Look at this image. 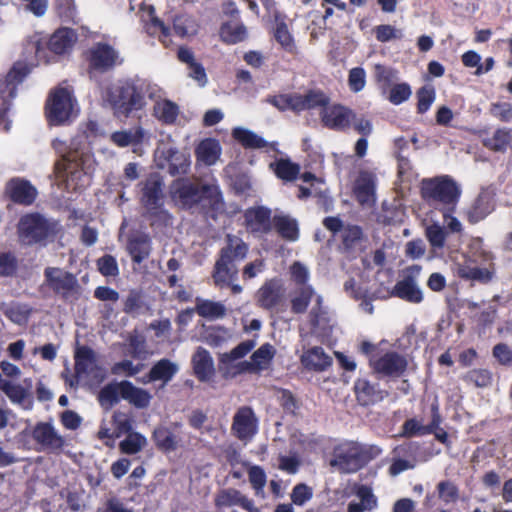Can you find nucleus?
<instances>
[{
  "label": "nucleus",
  "instance_id": "nucleus-53",
  "mask_svg": "<svg viewBox=\"0 0 512 512\" xmlns=\"http://www.w3.org/2000/svg\"><path fill=\"white\" fill-rule=\"evenodd\" d=\"M438 497L444 503H454L459 498L458 487L450 480L441 481L437 484Z\"/></svg>",
  "mask_w": 512,
  "mask_h": 512
},
{
  "label": "nucleus",
  "instance_id": "nucleus-59",
  "mask_svg": "<svg viewBox=\"0 0 512 512\" xmlns=\"http://www.w3.org/2000/svg\"><path fill=\"white\" fill-rule=\"evenodd\" d=\"M466 380L477 387H487L492 382L491 372L487 369H474L467 373Z\"/></svg>",
  "mask_w": 512,
  "mask_h": 512
},
{
  "label": "nucleus",
  "instance_id": "nucleus-8",
  "mask_svg": "<svg viewBox=\"0 0 512 512\" xmlns=\"http://www.w3.org/2000/svg\"><path fill=\"white\" fill-rule=\"evenodd\" d=\"M74 104L70 91L57 88L49 96L46 105L47 118L53 125L63 124L73 114Z\"/></svg>",
  "mask_w": 512,
  "mask_h": 512
},
{
  "label": "nucleus",
  "instance_id": "nucleus-6",
  "mask_svg": "<svg viewBox=\"0 0 512 512\" xmlns=\"http://www.w3.org/2000/svg\"><path fill=\"white\" fill-rule=\"evenodd\" d=\"M53 147L61 153V159L55 164V171L58 178L66 181L68 187L76 189L78 181L86 174L84 170V155L78 150H69L64 152V142L60 140L53 141Z\"/></svg>",
  "mask_w": 512,
  "mask_h": 512
},
{
  "label": "nucleus",
  "instance_id": "nucleus-39",
  "mask_svg": "<svg viewBox=\"0 0 512 512\" xmlns=\"http://www.w3.org/2000/svg\"><path fill=\"white\" fill-rule=\"evenodd\" d=\"M0 390L9 398L14 404H23L28 396V391L21 384L12 380L4 378L0 374Z\"/></svg>",
  "mask_w": 512,
  "mask_h": 512
},
{
  "label": "nucleus",
  "instance_id": "nucleus-64",
  "mask_svg": "<svg viewBox=\"0 0 512 512\" xmlns=\"http://www.w3.org/2000/svg\"><path fill=\"white\" fill-rule=\"evenodd\" d=\"M376 39L380 42H388L393 39H401L403 32L391 25H379L375 28Z\"/></svg>",
  "mask_w": 512,
  "mask_h": 512
},
{
  "label": "nucleus",
  "instance_id": "nucleus-34",
  "mask_svg": "<svg viewBox=\"0 0 512 512\" xmlns=\"http://www.w3.org/2000/svg\"><path fill=\"white\" fill-rule=\"evenodd\" d=\"M122 398L137 408H146L150 404L151 395L144 389L134 386L129 381H122Z\"/></svg>",
  "mask_w": 512,
  "mask_h": 512
},
{
  "label": "nucleus",
  "instance_id": "nucleus-52",
  "mask_svg": "<svg viewBox=\"0 0 512 512\" xmlns=\"http://www.w3.org/2000/svg\"><path fill=\"white\" fill-rule=\"evenodd\" d=\"M196 311L204 318L216 319L223 317L226 309L224 305L219 302L203 301L197 305Z\"/></svg>",
  "mask_w": 512,
  "mask_h": 512
},
{
  "label": "nucleus",
  "instance_id": "nucleus-60",
  "mask_svg": "<svg viewBox=\"0 0 512 512\" xmlns=\"http://www.w3.org/2000/svg\"><path fill=\"white\" fill-rule=\"evenodd\" d=\"M419 113L426 112L435 100V90L432 86H424L417 92Z\"/></svg>",
  "mask_w": 512,
  "mask_h": 512
},
{
  "label": "nucleus",
  "instance_id": "nucleus-13",
  "mask_svg": "<svg viewBox=\"0 0 512 512\" xmlns=\"http://www.w3.org/2000/svg\"><path fill=\"white\" fill-rule=\"evenodd\" d=\"M355 119V113L340 104L327 105L321 112V121L329 129L336 131L347 130Z\"/></svg>",
  "mask_w": 512,
  "mask_h": 512
},
{
  "label": "nucleus",
  "instance_id": "nucleus-12",
  "mask_svg": "<svg viewBox=\"0 0 512 512\" xmlns=\"http://www.w3.org/2000/svg\"><path fill=\"white\" fill-rule=\"evenodd\" d=\"M33 440L41 446L42 451L60 452L65 444V438L48 422H39L32 430Z\"/></svg>",
  "mask_w": 512,
  "mask_h": 512
},
{
  "label": "nucleus",
  "instance_id": "nucleus-11",
  "mask_svg": "<svg viewBox=\"0 0 512 512\" xmlns=\"http://www.w3.org/2000/svg\"><path fill=\"white\" fill-rule=\"evenodd\" d=\"M74 358L77 377L85 375L91 377L97 383L105 379L106 372L99 365L97 355L93 349L88 346L77 347Z\"/></svg>",
  "mask_w": 512,
  "mask_h": 512
},
{
  "label": "nucleus",
  "instance_id": "nucleus-31",
  "mask_svg": "<svg viewBox=\"0 0 512 512\" xmlns=\"http://www.w3.org/2000/svg\"><path fill=\"white\" fill-rule=\"evenodd\" d=\"M272 228L286 241L294 242L299 238L298 222L290 215H274L272 218Z\"/></svg>",
  "mask_w": 512,
  "mask_h": 512
},
{
  "label": "nucleus",
  "instance_id": "nucleus-57",
  "mask_svg": "<svg viewBox=\"0 0 512 512\" xmlns=\"http://www.w3.org/2000/svg\"><path fill=\"white\" fill-rule=\"evenodd\" d=\"M99 272L106 277H115L119 274L118 263L114 256L106 254L97 260Z\"/></svg>",
  "mask_w": 512,
  "mask_h": 512
},
{
  "label": "nucleus",
  "instance_id": "nucleus-43",
  "mask_svg": "<svg viewBox=\"0 0 512 512\" xmlns=\"http://www.w3.org/2000/svg\"><path fill=\"white\" fill-rule=\"evenodd\" d=\"M156 446L166 452L175 451L179 444V438L167 427H158L153 432Z\"/></svg>",
  "mask_w": 512,
  "mask_h": 512
},
{
  "label": "nucleus",
  "instance_id": "nucleus-15",
  "mask_svg": "<svg viewBox=\"0 0 512 512\" xmlns=\"http://www.w3.org/2000/svg\"><path fill=\"white\" fill-rule=\"evenodd\" d=\"M285 299V288L280 279L267 280L257 291V304L267 310L273 309Z\"/></svg>",
  "mask_w": 512,
  "mask_h": 512
},
{
  "label": "nucleus",
  "instance_id": "nucleus-33",
  "mask_svg": "<svg viewBox=\"0 0 512 512\" xmlns=\"http://www.w3.org/2000/svg\"><path fill=\"white\" fill-rule=\"evenodd\" d=\"M316 292L312 286L296 287L290 292L291 312L294 314H303L307 311L309 304L316 297Z\"/></svg>",
  "mask_w": 512,
  "mask_h": 512
},
{
  "label": "nucleus",
  "instance_id": "nucleus-4",
  "mask_svg": "<svg viewBox=\"0 0 512 512\" xmlns=\"http://www.w3.org/2000/svg\"><path fill=\"white\" fill-rule=\"evenodd\" d=\"M102 101L117 117H128L133 110H140L146 104L142 90L128 83L106 86L102 91Z\"/></svg>",
  "mask_w": 512,
  "mask_h": 512
},
{
  "label": "nucleus",
  "instance_id": "nucleus-9",
  "mask_svg": "<svg viewBox=\"0 0 512 512\" xmlns=\"http://www.w3.org/2000/svg\"><path fill=\"white\" fill-rule=\"evenodd\" d=\"M364 463V456L359 445L353 442L338 446L330 461V465L336 467L341 473H354L362 468Z\"/></svg>",
  "mask_w": 512,
  "mask_h": 512
},
{
  "label": "nucleus",
  "instance_id": "nucleus-49",
  "mask_svg": "<svg viewBox=\"0 0 512 512\" xmlns=\"http://www.w3.org/2000/svg\"><path fill=\"white\" fill-rule=\"evenodd\" d=\"M364 239L360 226L348 225L342 230V243L347 250L355 249Z\"/></svg>",
  "mask_w": 512,
  "mask_h": 512
},
{
  "label": "nucleus",
  "instance_id": "nucleus-17",
  "mask_svg": "<svg viewBox=\"0 0 512 512\" xmlns=\"http://www.w3.org/2000/svg\"><path fill=\"white\" fill-rule=\"evenodd\" d=\"M247 230L256 235L267 234L272 229L271 210L264 206L249 208L244 213Z\"/></svg>",
  "mask_w": 512,
  "mask_h": 512
},
{
  "label": "nucleus",
  "instance_id": "nucleus-25",
  "mask_svg": "<svg viewBox=\"0 0 512 512\" xmlns=\"http://www.w3.org/2000/svg\"><path fill=\"white\" fill-rule=\"evenodd\" d=\"M161 156L168 162V171L171 175L186 174L190 167L189 155L179 151L171 145L159 148Z\"/></svg>",
  "mask_w": 512,
  "mask_h": 512
},
{
  "label": "nucleus",
  "instance_id": "nucleus-46",
  "mask_svg": "<svg viewBox=\"0 0 512 512\" xmlns=\"http://www.w3.org/2000/svg\"><path fill=\"white\" fill-rule=\"evenodd\" d=\"M145 217L152 226L162 227L172 224V215L164 208V204L154 205L145 208Z\"/></svg>",
  "mask_w": 512,
  "mask_h": 512
},
{
  "label": "nucleus",
  "instance_id": "nucleus-16",
  "mask_svg": "<svg viewBox=\"0 0 512 512\" xmlns=\"http://www.w3.org/2000/svg\"><path fill=\"white\" fill-rule=\"evenodd\" d=\"M231 429L239 440H250L257 432V418L253 410L248 406L240 407L233 417Z\"/></svg>",
  "mask_w": 512,
  "mask_h": 512
},
{
  "label": "nucleus",
  "instance_id": "nucleus-29",
  "mask_svg": "<svg viewBox=\"0 0 512 512\" xmlns=\"http://www.w3.org/2000/svg\"><path fill=\"white\" fill-rule=\"evenodd\" d=\"M215 505L219 508L238 505L249 512L257 511L252 500L232 488L221 490L215 497Z\"/></svg>",
  "mask_w": 512,
  "mask_h": 512
},
{
  "label": "nucleus",
  "instance_id": "nucleus-45",
  "mask_svg": "<svg viewBox=\"0 0 512 512\" xmlns=\"http://www.w3.org/2000/svg\"><path fill=\"white\" fill-rule=\"evenodd\" d=\"M143 136V129L141 127H136L112 133L111 141L119 147H127L140 143Z\"/></svg>",
  "mask_w": 512,
  "mask_h": 512
},
{
  "label": "nucleus",
  "instance_id": "nucleus-47",
  "mask_svg": "<svg viewBox=\"0 0 512 512\" xmlns=\"http://www.w3.org/2000/svg\"><path fill=\"white\" fill-rule=\"evenodd\" d=\"M273 166H275V174L284 181H293L300 173V166L289 159H280L271 164V167Z\"/></svg>",
  "mask_w": 512,
  "mask_h": 512
},
{
  "label": "nucleus",
  "instance_id": "nucleus-51",
  "mask_svg": "<svg viewBox=\"0 0 512 512\" xmlns=\"http://www.w3.org/2000/svg\"><path fill=\"white\" fill-rule=\"evenodd\" d=\"M173 30L180 37L191 36L197 32V24L190 16L179 15L173 20Z\"/></svg>",
  "mask_w": 512,
  "mask_h": 512
},
{
  "label": "nucleus",
  "instance_id": "nucleus-50",
  "mask_svg": "<svg viewBox=\"0 0 512 512\" xmlns=\"http://www.w3.org/2000/svg\"><path fill=\"white\" fill-rule=\"evenodd\" d=\"M147 444L146 438L139 433L131 432L120 443V449L125 454H136L140 452Z\"/></svg>",
  "mask_w": 512,
  "mask_h": 512
},
{
  "label": "nucleus",
  "instance_id": "nucleus-32",
  "mask_svg": "<svg viewBox=\"0 0 512 512\" xmlns=\"http://www.w3.org/2000/svg\"><path fill=\"white\" fill-rule=\"evenodd\" d=\"M179 114L178 104L169 99L159 98L154 103L153 116L165 125L175 124Z\"/></svg>",
  "mask_w": 512,
  "mask_h": 512
},
{
  "label": "nucleus",
  "instance_id": "nucleus-21",
  "mask_svg": "<svg viewBox=\"0 0 512 512\" xmlns=\"http://www.w3.org/2000/svg\"><path fill=\"white\" fill-rule=\"evenodd\" d=\"M6 193L9 198L24 206L31 205L37 197V189L27 180L13 178L6 185Z\"/></svg>",
  "mask_w": 512,
  "mask_h": 512
},
{
  "label": "nucleus",
  "instance_id": "nucleus-40",
  "mask_svg": "<svg viewBox=\"0 0 512 512\" xmlns=\"http://www.w3.org/2000/svg\"><path fill=\"white\" fill-rule=\"evenodd\" d=\"M255 346V342L252 340H247L241 342L235 348H233L229 353H225L221 356L220 363L225 365V373H232L230 368L235 369L236 365H233V362L243 358L247 355Z\"/></svg>",
  "mask_w": 512,
  "mask_h": 512
},
{
  "label": "nucleus",
  "instance_id": "nucleus-36",
  "mask_svg": "<svg viewBox=\"0 0 512 512\" xmlns=\"http://www.w3.org/2000/svg\"><path fill=\"white\" fill-rule=\"evenodd\" d=\"M356 496L359 502H350L348 504V512H367L372 511L377 506V498L372 493L371 488L361 485L357 491Z\"/></svg>",
  "mask_w": 512,
  "mask_h": 512
},
{
  "label": "nucleus",
  "instance_id": "nucleus-19",
  "mask_svg": "<svg viewBox=\"0 0 512 512\" xmlns=\"http://www.w3.org/2000/svg\"><path fill=\"white\" fill-rule=\"evenodd\" d=\"M375 372L392 377L401 376L407 368V360L396 352H387L378 359H370Z\"/></svg>",
  "mask_w": 512,
  "mask_h": 512
},
{
  "label": "nucleus",
  "instance_id": "nucleus-24",
  "mask_svg": "<svg viewBox=\"0 0 512 512\" xmlns=\"http://www.w3.org/2000/svg\"><path fill=\"white\" fill-rule=\"evenodd\" d=\"M163 180L157 173L149 175L142 187L141 203L144 208L163 203Z\"/></svg>",
  "mask_w": 512,
  "mask_h": 512
},
{
  "label": "nucleus",
  "instance_id": "nucleus-2",
  "mask_svg": "<svg viewBox=\"0 0 512 512\" xmlns=\"http://www.w3.org/2000/svg\"><path fill=\"white\" fill-rule=\"evenodd\" d=\"M422 199L430 206L439 209L446 218L453 213L459 202L460 186L449 176L425 178L420 183Z\"/></svg>",
  "mask_w": 512,
  "mask_h": 512
},
{
  "label": "nucleus",
  "instance_id": "nucleus-7",
  "mask_svg": "<svg viewBox=\"0 0 512 512\" xmlns=\"http://www.w3.org/2000/svg\"><path fill=\"white\" fill-rule=\"evenodd\" d=\"M88 74L93 78L112 70L119 61V53L111 45L98 42L87 51Z\"/></svg>",
  "mask_w": 512,
  "mask_h": 512
},
{
  "label": "nucleus",
  "instance_id": "nucleus-38",
  "mask_svg": "<svg viewBox=\"0 0 512 512\" xmlns=\"http://www.w3.org/2000/svg\"><path fill=\"white\" fill-rule=\"evenodd\" d=\"M122 381L105 385L98 394V402L105 410H110L122 397Z\"/></svg>",
  "mask_w": 512,
  "mask_h": 512
},
{
  "label": "nucleus",
  "instance_id": "nucleus-55",
  "mask_svg": "<svg viewBox=\"0 0 512 512\" xmlns=\"http://www.w3.org/2000/svg\"><path fill=\"white\" fill-rule=\"evenodd\" d=\"M303 101L305 110L315 109L317 107H323L324 109L329 104V97L320 90H309L303 95Z\"/></svg>",
  "mask_w": 512,
  "mask_h": 512
},
{
  "label": "nucleus",
  "instance_id": "nucleus-56",
  "mask_svg": "<svg viewBox=\"0 0 512 512\" xmlns=\"http://www.w3.org/2000/svg\"><path fill=\"white\" fill-rule=\"evenodd\" d=\"M314 302L315 303L309 312L308 318L310 325L313 328H316L322 321L326 320L327 311L323 305L324 300L322 295H316Z\"/></svg>",
  "mask_w": 512,
  "mask_h": 512
},
{
  "label": "nucleus",
  "instance_id": "nucleus-41",
  "mask_svg": "<svg viewBox=\"0 0 512 512\" xmlns=\"http://www.w3.org/2000/svg\"><path fill=\"white\" fill-rule=\"evenodd\" d=\"M178 371V365L168 359H161L153 365L149 372L150 380H162L164 383L170 381Z\"/></svg>",
  "mask_w": 512,
  "mask_h": 512
},
{
  "label": "nucleus",
  "instance_id": "nucleus-20",
  "mask_svg": "<svg viewBox=\"0 0 512 512\" xmlns=\"http://www.w3.org/2000/svg\"><path fill=\"white\" fill-rule=\"evenodd\" d=\"M275 355V348L265 343L258 348L251 356V361H242L236 364V371L233 375L247 371H259L266 369Z\"/></svg>",
  "mask_w": 512,
  "mask_h": 512
},
{
  "label": "nucleus",
  "instance_id": "nucleus-37",
  "mask_svg": "<svg viewBox=\"0 0 512 512\" xmlns=\"http://www.w3.org/2000/svg\"><path fill=\"white\" fill-rule=\"evenodd\" d=\"M221 148L219 143L214 139H205L200 142L196 148L197 160L207 166L216 163L220 156Z\"/></svg>",
  "mask_w": 512,
  "mask_h": 512
},
{
  "label": "nucleus",
  "instance_id": "nucleus-22",
  "mask_svg": "<svg viewBox=\"0 0 512 512\" xmlns=\"http://www.w3.org/2000/svg\"><path fill=\"white\" fill-rule=\"evenodd\" d=\"M354 195L358 203L367 208L376 202L375 177L372 173L363 171L359 174L354 185Z\"/></svg>",
  "mask_w": 512,
  "mask_h": 512
},
{
  "label": "nucleus",
  "instance_id": "nucleus-30",
  "mask_svg": "<svg viewBox=\"0 0 512 512\" xmlns=\"http://www.w3.org/2000/svg\"><path fill=\"white\" fill-rule=\"evenodd\" d=\"M127 251L133 262L140 264L151 253V239L145 233H137L129 237Z\"/></svg>",
  "mask_w": 512,
  "mask_h": 512
},
{
  "label": "nucleus",
  "instance_id": "nucleus-58",
  "mask_svg": "<svg viewBox=\"0 0 512 512\" xmlns=\"http://www.w3.org/2000/svg\"><path fill=\"white\" fill-rule=\"evenodd\" d=\"M276 41L288 52H293L296 48L292 35L285 23H279L274 33Z\"/></svg>",
  "mask_w": 512,
  "mask_h": 512
},
{
  "label": "nucleus",
  "instance_id": "nucleus-48",
  "mask_svg": "<svg viewBox=\"0 0 512 512\" xmlns=\"http://www.w3.org/2000/svg\"><path fill=\"white\" fill-rule=\"evenodd\" d=\"M511 141V130L497 129L491 137L483 139V145L494 151H504Z\"/></svg>",
  "mask_w": 512,
  "mask_h": 512
},
{
  "label": "nucleus",
  "instance_id": "nucleus-35",
  "mask_svg": "<svg viewBox=\"0 0 512 512\" xmlns=\"http://www.w3.org/2000/svg\"><path fill=\"white\" fill-rule=\"evenodd\" d=\"M301 360L305 367L315 371H323L332 363V358L321 347L311 348L303 354Z\"/></svg>",
  "mask_w": 512,
  "mask_h": 512
},
{
  "label": "nucleus",
  "instance_id": "nucleus-5",
  "mask_svg": "<svg viewBox=\"0 0 512 512\" xmlns=\"http://www.w3.org/2000/svg\"><path fill=\"white\" fill-rule=\"evenodd\" d=\"M57 232L58 223L38 212L24 214L17 224L20 241L29 246L46 245L47 240L54 238Z\"/></svg>",
  "mask_w": 512,
  "mask_h": 512
},
{
  "label": "nucleus",
  "instance_id": "nucleus-10",
  "mask_svg": "<svg viewBox=\"0 0 512 512\" xmlns=\"http://www.w3.org/2000/svg\"><path fill=\"white\" fill-rule=\"evenodd\" d=\"M420 272L421 267L419 265L408 267L404 271L403 278L393 287L392 294L410 303L422 302L423 292L418 283Z\"/></svg>",
  "mask_w": 512,
  "mask_h": 512
},
{
  "label": "nucleus",
  "instance_id": "nucleus-62",
  "mask_svg": "<svg viewBox=\"0 0 512 512\" xmlns=\"http://www.w3.org/2000/svg\"><path fill=\"white\" fill-rule=\"evenodd\" d=\"M249 481L256 494L263 493L266 485V474L260 466H252L248 471Z\"/></svg>",
  "mask_w": 512,
  "mask_h": 512
},
{
  "label": "nucleus",
  "instance_id": "nucleus-1",
  "mask_svg": "<svg viewBox=\"0 0 512 512\" xmlns=\"http://www.w3.org/2000/svg\"><path fill=\"white\" fill-rule=\"evenodd\" d=\"M170 196L175 205L192 213L198 212L216 220L225 212V203L216 180L181 177L170 185Z\"/></svg>",
  "mask_w": 512,
  "mask_h": 512
},
{
  "label": "nucleus",
  "instance_id": "nucleus-14",
  "mask_svg": "<svg viewBox=\"0 0 512 512\" xmlns=\"http://www.w3.org/2000/svg\"><path fill=\"white\" fill-rule=\"evenodd\" d=\"M45 283L56 294L68 297L77 287V279L69 272L57 267H47L44 271Z\"/></svg>",
  "mask_w": 512,
  "mask_h": 512
},
{
  "label": "nucleus",
  "instance_id": "nucleus-23",
  "mask_svg": "<svg viewBox=\"0 0 512 512\" xmlns=\"http://www.w3.org/2000/svg\"><path fill=\"white\" fill-rule=\"evenodd\" d=\"M142 22L147 34L158 39L166 45V39L170 35V28L155 15V8L152 5H142Z\"/></svg>",
  "mask_w": 512,
  "mask_h": 512
},
{
  "label": "nucleus",
  "instance_id": "nucleus-28",
  "mask_svg": "<svg viewBox=\"0 0 512 512\" xmlns=\"http://www.w3.org/2000/svg\"><path fill=\"white\" fill-rule=\"evenodd\" d=\"M192 365L196 377L202 382L209 381L215 374L213 358L210 353L202 347H198L194 353Z\"/></svg>",
  "mask_w": 512,
  "mask_h": 512
},
{
  "label": "nucleus",
  "instance_id": "nucleus-44",
  "mask_svg": "<svg viewBox=\"0 0 512 512\" xmlns=\"http://www.w3.org/2000/svg\"><path fill=\"white\" fill-rule=\"evenodd\" d=\"M221 39L229 44L241 42L247 37V29L242 23L228 22L220 29Z\"/></svg>",
  "mask_w": 512,
  "mask_h": 512
},
{
  "label": "nucleus",
  "instance_id": "nucleus-42",
  "mask_svg": "<svg viewBox=\"0 0 512 512\" xmlns=\"http://www.w3.org/2000/svg\"><path fill=\"white\" fill-rule=\"evenodd\" d=\"M233 137L240 142L245 148L260 149L265 148L268 142L261 136L251 130L237 127L233 130Z\"/></svg>",
  "mask_w": 512,
  "mask_h": 512
},
{
  "label": "nucleus",
  "instance_id": "nucleus-27",
  "mask_svg": "<svg viewBox=\"0 0 512 512\" xmlns=\"http://www.w3.org/2000/svg\"><path fill=\"white\" fill-rule=\"evenodd\" d=\"M354 389L357 401L363 406L380 402L388 395V393L381 390L377 384H371L366 379H358L355 382Z\"/></svg>",
  "mask_w": 512,
  "mask_h": 512
},
{
  "label": "nucleus",
  "instance_id": "nucleus-61",
  "mask_svg": "<svg viewBox=\"0 0 512 512\" xmlns=\"http://www.w3.org/2000/svg\"><path fill=\"white\" fill-rule=\"evenodd\" d=\"M291 279L297 287L310 286L307 284L309 280V270L301 262H294L290 268Z\"/></svg>",
  "mask_w": 512,
  "mask_h": 512
},
{
  "label": "nucleus",
  "instance_id": "nucleus-26",
  "mask_svg": "<svg viewBox=\"0 0 512 512\" xmlns=\"http://www.w3.org/2000/svg\"><path fill=\"white\" fill-rule=\"evenodd\" d=\"M77 41V33L70 28H60L49 38L47 46L56 55H64L72 50Z\"/></svg>",
  "mask_w": 512,
  "mask_h": 512
},
{
  "label": "nucleus",
  "instance_id": "nucleus-18",
  "mask_svg": "<svg viewBox=\"0 0 512 512\" xmlns=\"http://www.w3.org/2000/svg\"><path fill=\"white\" fill-rule=\"evenodd\" d=\"M496 189L492 186L483 188L468 210V219L477 223L486 218L495 209Z\"/></svg>",
  "mask_w": 512,
  "mask_h": 512
},
{
  "label": "nucleus",
  "instance_id": "nucleus-63",
  "mask_svg": "<svg viewBox=\"0 0 512 512\" xmlns=\"http://www.w3.org/2000/svg\"><path fill=\"white\" fill-rule=\"evenodd\" d=\"M313 496V490L306 484H297L291 493L292 503L298 506L304 505Z\"/></svg>",
  "mask_w": 512,
  "mask_h": 512
},
{
  "label": "nucleus",
  "instance_id": "nucleus-54",
  "mask_svg": "<svg viewBox=\"0 0 512 512\" xmlns=\"http://www.w3.org/2000/svg\"><path fill=\"white\" fill-rule=\"evenodd\" d=\"M425 235L430 245L434 248H443L446 241V231L439 224L427 226Z\"/></svg>",
  "mask_w": 512,
  "mask_h": 512
},
{
  "label": "nucleus",
  "instance_id": "nucleus-3",
  "mask_svg": "<svg viewBox=\"0 0 512 512\" xmlns=\"http://www.w3.org/2000/svg\"><path fill=\"white\" fill-rule=\"evenodd\" d=\"M225 246L220 250V255L215 263L213 279L217 286L230 285L238 274L235 265L243 260L248 253V245L238 236L227 234Z\"/></svg>",
  "mask_w": 512,
  "mask_h": 512
}]
</instances>
